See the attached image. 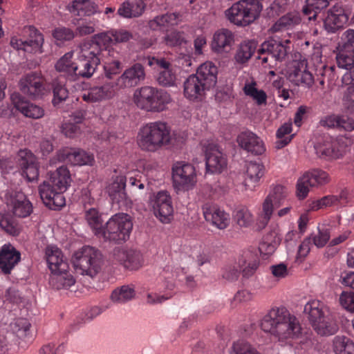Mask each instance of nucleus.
<instances>
[{
  "label": "nucleus",
  "mask_w": 354,
  "mask_h": 354,
  "mask_svg": "<svg viewBox=\"0 0 354 354\" xmlns=\"http://www.w3.org/2000/svg\"><path fill=\"white\" fill-rule=\"evenodd\" d=\"M58 190L64 192L71 185V174L67 167H59L50 174L48 180Z\"/></svg>",
  "instance_id": "obj_36"
},
{
  "label": "nucleus",
  "mask_w": 354,
  "mask_h": 354,
  "mask_svg": "<svg viewBox=\"0 0 354 354\" xmlns=\"http://www.w3.org/2000/svg\"><path fill=\"white\" fill-rule=\"evenodd\" d=\"M239 261H241V263H243V261L245 262V263H243V267L241 268L243 276V277L245 278H249L252 277L255 273L259 267V262L256 259L249 262H246L245 260L243 259L239 260Z\"/></svg>",
  "instance_id": "obj_64"
},
{
  "label": "nucleus",
  "mask_w": 354,
  "mask_h": 354,
  "mask_svg": "<svg viewBox=\"0 0 354 354\" xmlns=\"http://www.w3.org/2000/svg\"><path fill=\"white\" fill-rule=\"evenodd\" d=\"M53 35L57 40L68 41L74 38L75 33L70 28L61 27L56 28L53 31Z\"/></svg>",
  "instance_id": "obj_61"
},
{
  "label": "nucleus",
  "mask_w": 354,
  "mask_h": 354,
  "mask_svg": "<svg viewBox=\"0 0 354 354\" xmlns=\"http://www.w3.org/2000/svg\"><path fill=\"white\" fill-rule=\"evenodd\" d=\"M171 100L166 90H135L133 94V101L136 106L147 111H162Z\"/></svg>",
  "instance_id": "obj_8"
},
{
  "label": "nucleus",
  "mask_w": 354,
  "mask_h": 354,
  "mask_svg": "<svg viewBox=\"0 0 354 354\" xmlns=\"http://www.w3.org/2000/svg\"><path fill=\"white\" fill-rule=\"evenodd\" d=\"M257 44L254 41H245L238 47L234 59L239 64L246 63L255 52Z\"/></svg>",
  "instance_id": "obj_42"
},
{
  "label": "nucleus",
  "mask_w": 354,
  "mask_h": 354,
  "mask_svg": "<svg viewBox=\"0 0 354 354\" xmlns=\"http://www.w3.org/2000/svg\"><path fill=\"white\" fill-rule=\"evenodd\" d=\"M113 257L125 268L130 270H138L142 266V255L136 251H128L117 248L113 251Z\"/></svg>",
  "instance_id": "obj_26"
},
{
  "label": "nucleus",
  "mask_w": 354,
  "mask_h": 354,
  "mask_svg": "<svg viewBox=\"0 0 354 354\" xmlns=\"http://www.w3.org/2000/svg\"><path fill=\"white\" fill-rule=\"evenodd\" d=\"M261 328L279 342L291 344L301 336L302 328L299 319L285 307L271 308L261 319Z\"/></svg>",
  "instance_id": "obj_1"
},
{
  "label": "nucleus",
  "mask_w": 354,
  "mask_h": 354,
  "mask_svg": "<svg viewBox=\"0 0 354 354\" xmlns=\"http://www.w3.org/2000/svg\"><path fill=\"white\" fill-rule=\"evenodd\" d=\"M268 86L274 88H281L284 84L285 77L282 75L277 74L273 71H269L266 77Z\"/></svg>",
  "instance_id": "obj_58"
},
{
  "label": "nucleus",
  "mask_w": 354,
  "mask_h": 354,
  "mask_svg": "<svg viewBox=\"0 0 354 354\" xmlns=\"http://www.w3.org/2000/svg\"><path fill=\"white\" fill-rule=\"evenodd\" d=\"M30 324L24 318L16 319L11 324V328L19 337H26L30 330Z\"/></svg>",
  "instance_id": "obj_54"
},
{
  "label": "nucleus",
  "mask_w": 354,
  "mask_h": 354,
  "mask_svg": "<svg viewBox=\"0 0 354 354\" xmlns=\"http://www.w3.org/2000/svg\"><path fill=\"white\" fill-rule=\"evenodd\" d=\"M30 39L22 40L17 37H12L10 45L17 50H22L29 53H41L44 43L43 35L34 27H28Z\"/></svg>",
  "instance_id": "obj_17"
},
{
  "label": "nucleus",
  "mask_w": 354,
  "mask_h": 354,
  "mask_svg": "<svg viewBox=\"0 0 354 354\" xmlns=\"http://www.w3.org/2000/svg\"><path fill=\"white\" fill-rule=\"evenodd\" d=\"M57 157L59 161L80 166L91 165L94 160L93 156L80 149H62L57 153Z\"/></svg>",
  "instance_id": "obj_22"
},
{
  "label": "nucleus",
  "mask_w": 354,
  "mask_h": 354,
  "mask_svg": "<svg viewBox=\"0 0 354 354\" xmlns=\"http://www.w3.org/2000/svg\"><path fill=\"white\" fill-rule=\"evenodd\" d=\"M244 261L230 263L225 266L223 268V277L230 281H234L238 279L240 274V270L243 267Z\"/></svg>",
  "instance_id": "obj_52"
},
{
  "label": "nucleus",
  "mask_w": 354,
  "mask_h": 354,
  "mask_svg": "<svg viewBox=\"0 0 354 354\" xmlns=\"http://www.w3.org/2000/svg\"><path fill=\"white\" fill-rule=\"evenodd\" d=\"M337 48L354 50V30L348 29L342 34L341 42Z\"/></svg>",
  "instance_id": "obj_56"
},
{
  "label": "nucleus",
  "mask_w": 354,
  "mask_h": 354,
  "mask_svg": "<svg viewBox=\"0 0 354 354\" xmlns=\"http://www.w3.org/2000/svg\"><path fill=\"white\" fill-rule=\"evenodd\" d=\"M73 275L66 271L53 273L50 277V284L57 289L68 288L75 284Z\"/></svg>",
  "instance_id": "obj_45"
},
{
  "label": "nucleus",
  "mask_w": 354,
  "mask_h": 354,
  "mask_svg": "<svg viewBox=\"0 0 354 354\" xmlns=\"http://www.w3.org/2000/svg\"><path fill=\"white\" fill-rule=\"evenodd\" d=\"M239 146L254 155H261L266 151L263 141L257 134L252 131H243L237 137Z\"/></svg>",
  "instance_id": "obj_24"
},
{
  "label": "nucleus",
  "mask_w": 354,
  "mask_h": 354,
  "mask_svg": "<svg viewBox=\"0 0 354 354\" xmlns=\"http://www.w3.org/2000/svg\"><path fill=\"white\" fill-rule=\"evenodd\" d=\"M46 261L53 273L66 271L68 263L63 259L62 251L55 245H48L46 248Z\"/></svg>",
  "instance_id": "obj_29"
},
{
  "label": "nucleus",
  "mask_w": 354,
  "mask_h": 354,
  "mask_svg": "<svg viewBox=\"0 0 354 354\" xmlns=\"http://www.w3.org/2000/svg\"><path fill=\"white\" fill-rule=\"evenodd\" d=\"M333 350L337 354L354 352V342L346 336H336L333 339Z\"/></svg>",
  "instance_id": "obj_48"
},
{
  "label": "nucleus",
  "mask_w": 354,
  "mask_h": 354,
  "mask_svg": "<svg viewBox=\"0 0 354 354\" xmlns=\"http://www.w3.org/2000/svg\"><path fill=\"white\" fill-rule=\"evenodd\" d=\"M10 99L14 106L26 117L38 119L44 115L42 108L30 103L17 91L11 94Z\"/></svg>",
  "instance_id": "obj_25"
},
{
  "label": "nucleus",
  "mask_w": 354,
  "mask_h": 354,
  "mask_svg": "<svg viewBox=\"0 0 354 354\" xmlns=\"http://www.w3.org/2000/svg\"><path fill=\"white\" fill-rule=\"evenodd\" d=\"M102 263L101 252L91 246H84L73 257V264L76 272L91 277H94L100 272Z\"/></svg>",
  "instance_id": "obj_5"
},
{
  "label": "nucleus",
  "mask_w": 354,
  "mask_h": 354,
  "mask_svg": "<svg viewBox=\"0 0 354 354\" xmlns=\"http://www.w3.org/2000/svg\"><path fill=\"white\" fill-rule=\"evenodd\" d=\"M145 77L143 66L136 64L127 69L118 81V85L124 88H131L138 86Z\"/></svg>",
  "instance_id": "obj_28"
},
{
  "label": "nucleus",
  "mask_w": 354,
  "mask_h": 354,
  "mask_svg": "<svg viewBox=\"0 0 354 354\" xmlns=\"http://www.w3.org/2000/svg\"><path fill=\"white\" fill-rule=\"evenodd\" d=\"M17 162L22 169L23 176L28 181H33L38 178L39 167L36 157L28 149H21L17 153Z\"/></svg>",
  "instance_id": "obj_21"
},
{
  "label": "nucleus",
  "mask_w": 354,
  "mask_h": 354,
  "mask_svg": "<svg viewBox=\"0 0 354 354\" xmlns=\"http://www.w3.org/2000/svg\"><path fill=\"white\" fill-rule=\"evenodd\" d=\"M7 206L12 214L19 218H26L32 212V205L21 192H12L7 198Z\"/></svg>",
  "instance_id": "obj_15"
},
{
  "label": "nucleus",
  "mask_w": 354,
  "mask_h": 354,
  "mask_svg": "<svg viewBox=\"0 0 354 354\" xmlns=\"http://www.w3.org/2000/svg\"><path fill=\"white\" fill-rule=\"evenodd\" d=\"M234 43V36L232 31L221 29L216 32L212 42V50L221 53L229 51Z\"/></svg>",
  "instance_id": "obj_30"
},
{
  "label": "nucleus",
  "mask_w": 354,
  "mask_h": 354,
  "mask_svg": "<svg viewBox=\"0 0 354 354\" xmlns=\"http://www.w3.org/2000/svg\"><path fill=\"white\" fill-rule=\"evenodd\" d=\"M339 301L344 309L354 313V292L343 291L339 295Z\"/></svg>",
  "instance_id": "obj_55"
},
{
  "label": "nucleus",
  "mask_w": 354,
  "mask_h": 354,
  "mask_svg": "<svg viewBox=\"0 0 354 354\" xmlns=\"http://www.w3.org/2000/svg\"><path fill=\"white\" fill-rule=\"evenodd\" d=\"M290 43L288 39L284 41L270 38L263 41L257 50V59L262 64H271L272 60L282 62L283 61L290 49L288 44Z\"/></svg>",
  "instance_id": "obj_10"
},
{
  "label": "nucleus",
  "mask_w": 354,
  "mask_h": 354,
  "mask_svg": "<svg viewBox=\"0 0 354 354\" xmlns=\"http://www.w3.org/2000/svg\"><path fill=\"white\" fill-rule=\"evenodd\" d=\"M41 199L46 207L51 209H57L65 205L63 192L58 190L50 181H44L39 187Z\"/></svg>",
  "instance_id": "obj_16"
},
{
  "label": "nucleus",
  "mask_w": 354,
  "mask_h": 354,
  "mask_svg": "<svg viewBox=\"0 0 354 354\" xmlns=\"http://www.w3.org/2000/svg\"><path fill=\"white\" fill-rule=\"evenodd\" d=\"M328 6V0H306L303 12L308 20H315L318 14Z\"/></svg>",
  "instance_id": "obj_44"
},
{
  "label": "nucleus",
  "mask_w": 354,
  "mask_h": 354,
  "mask_svg": "<svg viewBox=\"0 0 354 354\" xmlns=\"http://www.w3.org/2000/svg\"><path fill=\"white\" fill-rule=\"evenodd\" d=\"M150 206L155 216L162 223H169L173 218L174 207L170 194L160 191L150 198Z\"/></svg>",
  "instance_id": "obj_13"
},
{
  "label": "nucleus",
  "mask_w": 354,
  "mask_h": 354,
  "mask_svg": "<svg viewBox=\"0 0 354 354\" xmlns=\"http://www.w3.org/2000/svg\"><path fill=\"white\" fill-rule=\"evenodd\" d=\"M100 35H105L107 37V40L101 41L99 42V46L101 47L102 50L106 48V46L111 42H126L129 41L132 35L131 32L126 30H112L109 32H102L97 35H95L94 37H100Z\"/></svg>",
  "instance_id": "obj_37"
},
{
  "label": "nucleus",
  "mask_w": 354,
  "mask_h": 354,
  "mask_svg": "<svg viewBox=\"0 0 354 354\" xmlns=\"http://www.w3.org/2000/svg\"><path fill=\"white\" fill-rule=\"evenodd\" d=\"M82 95L84 101L86 102H97L109 99L111 97V90H83Z\"/></svg>",
  "instance_id": "obj_50"
},
{
  "label": "nucleus",
  "mask_w": 354,
  "mask_h": 354,
  "mask_svg": "<svg viewBox=\"0 0 354 354\" xmlns=\"http://www.w3.org/2000/svg\"><path fill=\"white\" fill-rule=\"evenodd\" d=\"M179 15L176 13H167L157 16L149 21V27L153 30L165 28L169 26H174L178 24Z\"/></svg>",
  "instance_id": "obj_43"
},
{
  "label": "nucleus",
  "mask_w": 354,
  "mask_h": 354,
  "mask_svg": "<svg viewBox=\"0 0 354 354\" xmlns=\"http://www.w3.org/2000/svg\"><path fill=\"white\" fill-rule=\"evenodd\" d=\"M308 62L305 58H301L295 62L294 70L289 74L288 80L294 86L301 87L312 86L314 80L313 75L307 70Z\"/></svg>",
  "instance_id": "obj_19"
},
{
  "label": "nucleus",
  "mask_w": 354,
  "mask_h": 354,
  "mask_svg": "<svg viewBox=\"0 0 354 354\" xmlns=\"http://www.w3.org/2000/svg\"><path fill=\"white\" fill-rule=\"evenodd\" d=\"M311 187L326 184L329 181L328 174L321 169H313L304 174Z\"/></svg>",
  "instance_id": "obj_51"
},
{
  "label": "nucleus",
  "mask_w": 354,
  "mask_h": 354,
  "mask_svg": "<svg viewBox=\"0 0 354 354\" xmlns=\"http://www.w3.org/2000/svg\"><path fill=\"white\" fill-rule=\"evenodd\" d=\"M165 41L170 46H181L187 42L184 33L180 32H170L165 36Z\"/></svg>",
  "instance_id": "obj_59"
},
{
  "label": "nucleus",
  "mask_w": 354,
  "mask_h": 354,
  "mask_svg": "<svg viewBox=\"0 0 354 354\" xmlns=\"http://www.w3.org/2000/svg\"><path fill=\"white\" fill-rule=\"evenodd\" d=\"M132 228L133 223L128 214H115L106 223L102 236L106 241L120 243L129 239Z\"/></svg>",
  "instance_id": "obj_9"
},
{
  "label": "nucleus",
  "mask_w": 354,
  "mask_h": 354,
  "mask_svg": "<svg viewBox=\"0 0 354 354\" xmlns=\"http://www.w3.org/2000/svg\"><path fill=\"white\" fill-rule=\"evenodd\" d=\"M85 219L97 236H101L104 230L101 214L95 208H90L85 212Z\"/></svg>",
  "instance_id": "obj_38"
},
{
  "label": "nucleus",
  "mask_w": 354,
  "mask_h": 354,
  "mask_svg": "<svg viewBox=\"0 0 354 354\" xmlns=\"http://www.w3.org/2000/svg\"><path fill=\"white\" fill-rule=\"evenodd\" d=\"M19 85L21 88H40L44 86V79L39 73H30L20 79Z\"/></svg>",
  "instance_id": "obj_47"
},
{
  "label": "nucleus",
  "mask_w": 354,
  "mask_h": 354,
  "mask_svg": "<svg viewBox=\"0 0 354 354\" xmlns=\"http://www.w3.org/2000/svg\"><path fill=\"white\" fill-rule=\"evenodd\" d=\"M217 68L212 62L201 64L196 74L191 75L184 83V88H210L216 82Z\"/></svg>",
  "instance_id": "obj_12"
},
{
  "label": "nucleus",
  "mask_w": 354,
  "mask_h": 354,
  "mask_svg": "<svg viewBox=\"0 0 354 354\" xmlns=\"http://www.w3.org/2000/svg\"><path fill=\"white\" fill-rule=\"evenodd\" d=\"M234 220L240 227H248L254 221V216L245 206L239 207L234 212Z\"/></svg>",
  "instance_id": "obj_49"
},
{
  "label": "nucleus",
  "mask_w": 354,
  "mask_h": 354,
  "mask_svg": "<svg viewBox=\"0 0 354 354\" xmlns=\"http://www.w3.org/2000/svg\"><path fill=\"white\" fill-rule=\"evenodd\" d=\"M291 131L292 123L290 122L285 123L281 127L279 128V129L277 131V136L278 138L282 140L277 143L278 148L283 147L290 142V138H283L286 135L290 134Z\"/></svg>",
  "instance_id": "obj_60"
},
{
  "label": "nucleus",
  "mask_w": 354,
  "mask_h": 354,
  "mask_svg": "<svg viewBox=\"0 0 354 354\" xmlns=\"http://www.w3.org/2000/svg\"><path fill=\"white\" fill-rule=\"evenodd\" d=\"M171 129L161 121L149 122L143 126L138 134V145L141 149L155 152L170 144Z\"/></svg>",
  "instance_id": "obj_3"
},
{
  "label": "nucleus",
  "mask_w": 354,
  "mask_h": 354,
  "mask_svg": "<svg viewBox=\"0 0 354 354\" xmlns=\"http://www.w3.org/2000/svg\"><path fill=\"white\" fill-rule=\"evenodd\" d=\"M304 313L314 330L319 335L328 336L335 334L338 326L330 310L323 301L311 299L304 306Z\"/></svg>",
  "instance_id": "obj_2"
},
{
  "label": "nucleus",
  "mask_w": 354,
  "mask_h": 354,
  "mask_svg": "<svg viewBox=\"0 0 354 354\" xmlns=\"http://www.w3.org/2000/svg\"><path fill=\"white\" fill-rule=\"evenodd\" d=\"M301 22L300 17L296 13H288L280 17L272 26L273 32L289 30L299 24Z\"/></svg>",
  "instance_id": "obj_41"
},
{
  "label": "nucleus",
  "mask_w": 354,
  "mask_h": 354,
  "mask_svg": "<svg viewBox=\"0 0 354 354\" xmlns=\"http://www.w3.org/2000/svg\"><path fill=\"white\" fill-rule=\"evenodd\" d=\"M206 169L211 174L223 172L227 165L226 156L219 147L213 143L205 147Z\"/></svg>",
  "instance_id": "obj_18"
},
{
  "label": "nucleus",
  "mask_w": 354,
  "mask_h": 354,
  "mask_svg": "<svg viewBox=\"0 0 354 354\" xmlns=\"http://www.w3.org/2000/svg\"><path fill=\"white\" fill-rule=\"evenodd\" d=\"M21 254L12 245L4 244L0 249V269L6 274L20 261Z\"/></svg>",
  "instance_id": "obj_27"
},
{
  "label": "nucleus",
  "mask_w": 354,
  "mask_h": 354,
  "mask_svg": "<svg viewBox=\"0 0 354 354\" xmlns=\"http://www.w3.org/2000/svg\"><path fill=\"white\" fill-rule=\"evenodd\" d=\"M205 219L220 230L230 224V215L216 205L205 203L203 206Z\"/></svg>",
  "instance_id": "obj_23"
},
{
  "label": "nucleus",
  "mask_w": 354,
  "mask_h": 354,
  "mask_svg": "<svg viewBox=\"0 0 354 354\" xmlns=\"http://www.w3.org/2000/svg\"><path fill=\"white\" fill-rule=\"evenodd\" d=\"M334 53L337 66L339 68L348 71L354 67V50L337 48Z\"/></svg>",
  "instance_id": "obj_40"
},
{
  "label": "nucleus",
  "mask_w": 354,
  "mask_h": 354,
  "mask_svg": "<svg viewBox=\"0 0 354 354\" xmlns=\"http://www.w3.org/2000/svg\"><path fill=\"white\" fill-rule=\"evenodd\" d=\"M331 230V225L327 223L319 224L317 226V233L312 235L310 238L315 245L317 248L324 247L330 239Z\"/></svg>",
  "instance_id": "obj_46"
},
{
  "label": "nucleus",
  "mask_w": 354,
  "mask_h": 354,
  "mask_svg": "<svg viewBox=\"0 0 354 354\" xmlns=\"http://www.w3.org/2000/svg\"><path fill=\"white\" fill-rule=\"evenodd\" d=\"M310 183L307 179V177L304 174L301 178H299L297 183V196L300 198H304L306 197L309 192Z\"/></svg>",
  "instance_id": "obj_63"
},
{
  "label": "nucleus",
  "mask_w": 354,
  "mask_h": 354,
  "mask_svg": "<svg viewBox=\"0 0 354 354\" xmlns=\"http://www.w3.org/2000/svg\"><path fill=\"white\" fill-rule=\"evenodd\" d=\"M347 194L342 192L339 196H326L321 199L314 201L310 204V209L317 211L333 205H344L347 203Z\"/></svg>",
  "instance_id": "obj_35"
},
{
  "label": "nucleus",
  "mask_w": 354,
  "mask_h": 354,
  "mask_svg": "<svg viewBox=\"0 0 354 354\" xmlns=\"http://www.w3.org/2000/svg\"><path fill=\"white\" fill-rule=\"evenodd\" d=\"M0 226L10 234L14 235L17 233V228L8 215L0 214Z\"/></svg>",
  "instance_id": "obj_62"
},
{
  "label": "nucleus",
  "mask_w": 354,
  "mask_h": 354,
  "mask_svg": "<svg viewBox=\"0 0 354 354\" xmlns=\"http://www.w3.org/2000/svg\"><path fill=\"white\" fill-rule=\"evenodd\" d=\"M314 149L317 157L325 160L339 158L344 151L343 145L330 136H324L315 144Z\"/></svg>",
  "instance_id": "obj_14"
},
{
  "label": "nucleus",
  "mask_w": 354,
  "mask_h": 354,
  "mask_svg": "<svg viewBox=\"0 0 354 354\" xmlns=\"http://www.w3.org/2000/svg\"><path fill=\"white\" fill-rule=\"evenodd\" d=\"M144 8L142 0H127L120 6L116 15L123 18L137 17L142 15Z\"/></svg>",
  "instance_id": "obj_33"
},
{
  "label": "nucleus",
  "mask_w": 354,
  "mask_h": 354,
  "mask_svg": "<svg viewBox=\"0 0 354 354\" xmlns=\"http://www.w3.org/2000/svg\"><path fill=\"white\" fill-rule=\"evenodd\" d=\"M107 37L105 35L93 37L90 41L84 42L80 46L78 53V62L75 63L73 75L82 77H90L100 63L99 57L102 48L99 42Z\"/></svg>",
  "instance_id": "obj_4"
},
{
  "label": "nucleus",
  "mask_w": 354,
  "mask_h": 354,
  "mask_svg": "<svg viewBox=\"0 0 354 354\" xmlns=\"http://www.w3.org/2000/svg\"><path fill=\"white\" fill-rule=\"evenodd\" d=\"M172 178L174 185L178 190H191L197 183L196 168L190 163L177 162L172 167Z\"/></svg>",
  "instance_id": "obj_11"
},
{
  "label": "nucleus",
  "mask_w": 354,
  "mask_h": 354,
  "mask_svg": "<svg viewBox=\"0 0 354 354\" xmlns=\"http://www.w3.org/2000/svg\"><path fill=\"white\" fill-rule=\"evenodd\" d=\"M263 6L255 0H240L226 10L230 22L239 26H246L253 23L259 17Z\"/></svg>",
  "instance_id": "obj_6"
},
{
  "label": "nucleus",
  "mask_w": 354,
  "mask_h": 354,
  "mask_svg": "<svg viewBox=\"0 0 354 354\" xmlns=\"http://www.w3.org/2000/svg\"><path fill=\"white\" fill-rule=\"evenodd\" d=\"M349 13L340 5L332 7L324 21V26L328 32H335L344 27L348 20Z\"/></svg>",
  "instance_id": "obj_20"
},
{
  "label": "nucleus",
  "mask_w": 354,
  "mask_h": 354,
  "mask_svg": "<svg viewBox=\"0 0 354 354\" xmlns=\"http://www.w3.org/2000/svg\"><path fill=\"white\" fill-rule=\"evenodd\" d=\"M126 182L127 176L119 175L113 178V182L107 187L108 194L113 203H120L127 199Z\"/></svg>",
  "instance_id": "obj_31"
},
{
  "label": "nucleus",
  "mask_w": 354,
  "mask_h": 354,
  "mask_svg": "<svg viewBox=\"0 0 354 354\" xmlns=\"http://www.w3.org/2000/svg\"><path fill=\"white\" fill-rule=\"evenodd\" d=\"M176 75L172 70H166L161 71L158 77L157 81L162 86H175Z\"/></svg>",
  "instance_id": "obj_57"
},
{
  "label": "nucleus",
  "mask_w": 354,
  "mask_h": 354,
  "mask_svg": "<svg viewBox=\"0 0 354 354\" xmlns=\"http://www.w3.org/2000/svg\"><path fill=\"white\" fill-rule=\"evenodd\" d=\"M230 354H260L255 348L244 340L234 342Z\"/></svg>",
  "instance_id": "obj_53"
},
{
  "label": "nucleus",
  "mask_w": 354,
  "mask_h": 354,
  "mask_svg": "<svg viewBox=\"0 0 354 354\" xmlns=\"http://www.w3.org/2000/svg\"><path fill=\"white\" fill-rule=\"evenodd\" d=\"M136 296V290L133 285H124L115 289L111 295L112 301L118 304H124L132 300Z\"/></svg>",
  "instance_id": "obj_39"
},
{
  "label": "nucleus",
  "mask_w": 354,
  "mask_h": 354,
  "mask_svg": "<svg viewBox=\"0 0 354 354\" xmlns=\"http://www.w3.org/2000/svg\"><path fill=\"white\" fill-rule=\"evenodd\" d=\"M68 11L80 17L91 16L97 12V6L90 0H73L67 6Z\"/></svg>",
  "instance_id": "obj_34"
},
{
  "label": "nucleus",
  "mask_w": 354,
  "mask_h": 354,
  "mask_svg": "<svg viewBox=\"0 0 354 354\" xmlns=\"http://www.w3.org/2000/svg\"><path fill=\"white\" fill-rule=\"evenodd\" d=\"M289 194L288 188L281 184H272L269 193L262 203V210L259 216L258 227L263 229L269 223L274 210L283 205Z\"/></svg>",
  "instance_id": "obj_7"
},
{
  "label": "nucleus",
  "mask_w": 354,
  "mask_h": 354,
  "mask_svg": "<svg viewBox=\"0 0 354 354\" xmlns=\"http://www.w3.org/2000/svg\"><path fill=\"white\" fill-rule=\"evenodd\" d=\"M265 174V167L261 162H250L247 165L244 185L246 189L252 190Z\"/></svg>",
  "instance_id": "obj_32"
}]
</instances>
